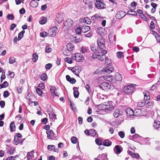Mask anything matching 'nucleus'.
I'll return each instance as SVG.
<instances>
[{
  "instance_id": "obj_1",
  "label": "nucleus",
  "mask_w": 160,
  "mask_h": 160,
  "mask_svg": "<svg viewBox=\"0 0 160 160\" xmlns=\"http://www.w3.org/2000/svg\"><path fill=\"white\" fill-rule=\"evenodd\" d=\"M97 42L98 47L101 52H98L97 55L93 54V58H98L99 60L103 61L104 58V55L107 53V51L104 49L105 48L104 44V39L101 36H100L98 38Z\"/></svg>"
},
{
  "instance_id": "obj_2",
  "label": "nucleus",
  "mask_w": 160,
  "mask_h": 160,
  "mask_svg": "<svg viewBox=\"0 0 160 160\" xmlns=\"http://www.w3.org/2000/svg\"><path fill=\"white\" fill-rule=\"evenodd\" d=\"M98 108L99 110H105L106 112L113 110L114 106L112 102L108 101L98 105Z\"/></svg>"
},
{
  "instance_id": "obj_3",
  "label": "nucleus",
  "mask_w": 160,
  "mask_h": 160,
  "mask_svg": "<svg viewBox=\"0 0 160 160\" xmlns=\"http://www.w3.org/2000/svg\"><path fill=\"white\" fill-rule=\"evenodd\" d=\"M100 87L103 90L106 91L111 90H113L114 88V86L110 82H104L101 83Z\"/></svg>"
},
{
  "instance_id": "obj_4",
  "label": "nucleus",
  "mask_w": 160,
  "mask_h": 160,
  "mask_svg": "<svg viewBox=\"0 0 160 160\" xmlns=\"http://www.w3.org/2000/svg\"><path fill=\"white\" fill-rule=\"evenodd\" d=\"M135 87L134 84H131L127 86H125L122 90L124 94H129L132 93L134 91Z\"/></svg>"
},
{
  "instance_id": "obj_5",
  "label": "nucleus",
  "mask_w": 160,
  "mask_h": 160,
  "mask_svg": "<svg viewBox=\"0 0 160 160\" xmlns=\"http://www.w3.org/2000/svg\"><path fill=\"white\" fill-rule=\"evenodd\" d=\"M72 22V21L70 18H68L63 23L64 26L63 28L64 30H68L71 27Z\"/></svg>"
},
{
  "instance_id": "obj_6",
  "label": "nucleus",
  "mask_w": 160,
  "mask_h": 160,
  "mask_svg": "<svg viewBox=\"0 0 160 160\" xmlns=\"http://www.w3.org/2000/svg\"><path fill=\"white\" fill-rule=\"evenodd\" d=\"M72 58L78 62H82L84 59V58L83 55L80 53L75 54L74 56H72Z\"/></svg>"
},
{
  "instance_id": "obj_7",
  "label": "nucleus",
  "mask_w": 160,
  "mask_h": 160,
  "mask_svg": "<svg viewBox=\"0 0 160 160\" xmlns=\"http://www.w3.org/2000/svg\"><path fill=\"white\" fill-rule=\"evenodd\" d=\"M95 4L96 8L99 9H103L106 6L103 2L100 0H96Z\"/></svg>"
},
{
  "instance_id": "obj_8",
  "label": "nucleus",
  "mask_w": 160,
  "mask_h": 160,
  "mask_svg": "<svg viewBox=\"0 0 160 160\" xmlns=\"http://www.w3.org/2000/svg\"><path fill=\"white\" fill-rule=\"evenodd\" d=\"M64 15L62 13H58L56 15V22L58 23H61L64 20Z\"/></svg>"
},
{
  "instance_id": "obj_9",
  "label": "nucleus",
  "mask_w": 160,
  "mask_h": 160,
  "mask_svg": "<svg viewBox=\"0 0 160 160\" xmlns=\"http://www.w3.org/2000/svg\"><path fill=\"white\" fill-rule=\"evenodd\" d=\"M113 70V68L111 66V64H108L107 65V66L103 68L102 71L105 73L109 74L112 72Z\"/></svg>"
},
{
  "instance_id": "obj_10",
  "label": "nucleus",
  "mask_w": 160,
  "mask_h": 160,
  "mask_svg": "<svg viewBox=\"0 0 160 160\" xmlns=\"http://www.w3.org/2000/svg\"><path fill=\"white\" fill-rule=\"evenodd\" d=\"M70 39L72 42L75 43H78L82 40V37L80 35H77L76 36H71Z\"/></svg>"
},
{
  "instance_id": "obj_11",
  "label": "nucleus",
  "mask_w": 160,
  "mask_h": 160,
  "mask_svg": "<svg viewBox=\"0 0 160 160\" xmlns=\"http://www.w3.org/2000/svg\"><path fill=\"white\" fill-rule=\"evenodd\" d=\"M58 28L57 27H53L50 28L48 31L49 35L52 37H54L56 35V32L57 31Z\"/></svg>"
},
{
  "instance_id": "obj_12",
  "label": "nucleus",
  "mask_w": 160,
  "mask_h": 160,
  "mask_svg": "<svg viewBox=\"0 0 160 160\" xmlns=\"http://www.w3.org/2000/svg\"><path fill=\"white\" fill-rule=\"evenodd\" d=\"M81 70V68L79 66H76L72 68L71 71L76 75L78 76L79 73Z\"/></svg>"
},
{
  "instance_id": "obj_13",
  "label": "nucleus",
  "mask_w": 160,
  "mask_h": 160,
  "mask_svg": "<svg viewBox=\"0 0 160 160\" xmlns=\"http://www.w3.org/2000/svg\"><path fill=\"white\" fill-rule=\"evenodd\" d=\"M114 150L115 153L117 154H118L122 151V148L121 146L117 145L115 146Z\"/></svg>"
},
{
  "instance_id": "obj_14",
  "label": "nucleus",
  "mask_w": 160,
  "mask_h": 160,
  "mask_svg": "<svg viewBox=\"0 0 160 160\" xmlns=\"http://www.w3.org/2000/svg\"><path fill=\"white\" fill-rule=\"evenodd\" d=\"M91 48L92 51L94 52V53H93V55H97L98 52H101L99 48H97L96 47L93 46V45H92ZM93 56V55H92Z\"/></svg>"
},
{
  "instance_id": "obj_15",
  "label": "nucleus",
  "mask_w": 160,
  "mask_h": 160,
  "mask_svg": "<svg viewBox=\"0 0 160 160\" xmlns=\"http://www.w3.org/2000/svg\"><path fill=\"white\" fill-rule=\"evenodd\" d=\"M127 115L128 116H132L134 115V111L130 108H128L126 110Z\"/></svg>"
},
{
  "instance_id": "obj_16",
  "label": "nucleus",
  "mask_w": 160,
  "mask_h": 160,
  "mask_svg": "<svg viewBox=\"0 0 160 160\" xmlns=\"http://www.w3.org/2000/svg\"><path fill=\"white\" fill-rule=\"evenodd\" d=\"M122 114V112L120 111L119 109H117L115 110L113 115L115 118H117L121 115Z\"/></svg>"
},
{
  "instance_id": "obj_17",
  "label": "nucleus",
  "mask_w": 160,
  "mask_h": 160,
  "mask_svg": "<svg viewBox=\"0 0 160 160\" xmlns=\"http://www.w3.org/2000/svg\"><path fill=\"white\" fill-rule=\"evenodd\" d=\"M128 153L129 154L132 158H136V159H138L139 158V155L138 153H135L132 152L131 151H128Z\"/></svg>"
},
{
  "instance_id": "obj_18",
  "label": "nucleus",
  "mask_w": 160,
  "mask_h": 160,
  "mask_svg": "<svg viewBox=\"0 0 160 160\" xmlns=\"http://www.w3.org/2000/svg\"><path fill=\"white\" fill-rule=\"evenodd\" d=\"M48 137L49 139H51L54 136V134L51 130H49L47 131Z\"/></svg>"
},
{
  "instance_id": "obj_19",
  "label": "nucleus",
  "mask_w": 160,
  "mask_h": 160,
  "mask_svg": "<svg viewBox=\"0 0 160 160\" xmlns=\"http://www.w3.org/2000/svg\"><path fill=\"white\" fill-rule=\"evenodd\" d=\"M124 14L125 12H124L120 11L117 13L116 17L118 19H121L124 16Z\"/></svg>"
},
{
  "instance_id": "obj_20",
  "label": "nucleus",
  "mask_w": 160,
  "mask_h": 160,
  "mask_svg": "<svg viewBox=\"0 0 160 160\" xmlns=\"http://www.w3.org/2000/svg\"><path fill=\"white\" fill-rule=\"evenodd\" d=\"M66 78L67 80L70 82L71 83L74 84L76 82V80L74 78H71L68 75L66 76Z\"/></svg>"
},
{
  "instance_id": "obj_21",
  "label": "nucleus",
  "mask_w": 160,
  "mask_h": 160,
  "mask_svg": "<svg viewBox=\"0 0 160 160\" xmlns=\"http://www.w3.org/2000/svg\"><path fill=\"white\" fill-rule=\"evenodd\" d=\"M66 47L68 50L70 52L72 51L74 48V46L71 43H68Z\"/></svg>"
},
{
  "instance_id": "obj_22",
  "label": "nucleus",
  "mask_w": 160,
  "mask_h": 160,
  "mask_svg": "<svg viewBox=\"0 0 160 160\" xmlns=\"http://www.w3.org/2000/svg\"><path fill=\"white\" fill-rule=\"evenodd\" d=\"M82 22L86 23L87 24H90L91 23V21L90 18L86 17L82 19Z\"/></svg>"
},
{
  "instance_id": "obj_23",
  "label": "nucleus",
  "mask_w": 160,
  "mask_h": 160,
  "mask_svg": "<svg viewBox=\"0 0 160 160\" xmlns=\"http://www.w3.org/2000/svg\"><path fill=\"white\" fill-rule=\"evenodd\" d=\"M115 79L116 81H120L122 80V78L121 75L118 72H116L115 74Z\"/></svg>"
},
{
  "instance_id": "obj_24",
  "label": "nucleus",
  "mask_w": 160,
  "mask_h": 160,
  "mask_svg": "<svg viewBox=\"0 0 160 160\" xmlns=\"http://www.w3.org/2000/svg\"><path fill=\"white\" fill-rule=\"evenodd\" d=\"M38 5V3L35 0H32L30 3V5L32 8H36Z\"/></svg>"
},
{
  "instance_id": "obj_25",
  "label": "nucleus",
  "mask_w": 160,
  "mask_h": 160,
  "mask_svg": "<svg viewBox=\"0 0 160 160\" xmlns=\"http://www.w3.org/2000/svg\"><path fill=\"white\" fill-rule=\"evenodd\" d=\"M34 151H32L30 152H28L27 154V157L28 160L34 158L33 155Z\"/></svg>"
},
{
  "instance_id": "obj_26",
  "label": "nucleus",
  "mask_w": 160,
  "mask_h": 160,
  "mask_svg": "<svg viewBox=\"0 0 160 160\" xmlns=\"http://www.w3.org/2000/svg\"><path fill=\"white\" fill-rule=\"evenodd\" d=\"M38 58V55L36 52L34 53L32 56V60L34 62H36L37 61Z\"/></svg>"
},
{
  "instance_id": "obj_27",
  "label": "nucleus",
  "mask_w": 160,
  "mask_h": 160,
  "mask_svg": "<svg viewBox=\"0 0 160 160\" xmlns=\"http://www.w3.org/2000/svg\"><path fill=\"white\" fill-rule=\"evenodd\" d=\"M82 32L83 33H85L88 31L90 29V27L88 26H84L82 27Z\"/></svg>"
},
{
  "instance_id": "obj_28",
  "label": "nucleus",
  "mask_w": 160,
  "mask_h": 160,
  "mask_svg": "<svg viewBox=\"0 0 160 160\" xmlns=\"http://www.w3.org/2000/svg\"><path fill=\"white\" fill-rule=\"evenodd\" d=\"M10 131L13 132L15 130V126L13 122H12L10 124Z\"/></svg>"
},
{
  "instance_id": "obj_29",
  "label": "nucleus",
  "mask_w": 160,
  "mask_h": 160,
  "mask_svg": "<svg viewBox=\"0 0 160 160\" xmlns=\"http://www.w3.org/2000/svg\"><path fill=\"white\" fill-rule=\"evenodd\" d=\"M78 88L76 87H74L73 88V90H74L73 94L74 97L75 98H77L78 97L79 93L78 91H77Z\"/></svg>"
},
{
  "instance_id": "obj_30",
  "label": "nucleus",
  "mask_w": 160,
  "mask_h": 160,
  "mask_svg": "<svg viewBox=\"0 0 160 160\" xmlns=\"http://www.w3.org/2000/svg\"><path fill=\"white\" fill-rule=\"evenodd\" d=\"M153 126L156 129H158L160 127V122L159 121H155L154 123Z\"/></svg>"
},
{
  "instance_id": "obj_31",
  "label": "nucleus",
  "mask_w": 160,
  "mask_h": 160,
  "mask_svg": "<svg viewBox=\"0 0 160 160\" xmlns=\"http://www.w3.org/2000/svg\"><path fill=\"white\" fill-rule=\"evenodd\" d=\"M47 22V18L45 17H43L41 18V20L39 21V23L41 24H44Z\"/></svg>"
},
{
  "instance_id": "obj_32",
  "label": "nucleus",
  "mask_w": 160,
  "mask_h": 160,
  "mask_svg": "<svg viewBox=\"0 0 160 160\" xmlns=\"http://www.w3.org/2000/svg\"><path fill=\"white\" fill-rule=\"evenodd\" d=\"M111 142L108 140L104 141V142H103V145L106 146H110L111 145Z\"/></svg>"
},
{
  "instance_id": "obj_33",
  "label": "nucleus",
  "mask_w": 160,
  "mask_h": 160,
  "mask_svg": "<svg viewBox=\"0 0 160 160\" xmlns=\"http://www.w3.org/2000/svg\"><path fill=\"white\" fill-rule=\"evenodd\" d=\"M134 115L135 116L141 115V110L140 109H136L134 112Z\"/></svg>"
},
{
  "instance_id": "obj_34",
  "label": "nucleus",
  "mask_w": 160,
  "mask_h": 160,
  "mask_svg": "<svg viewBox=\"0 0 160 160\" xmlns=\"http://www.w3.org/2000/svg\"><path fill=\"white\" fill-rule=\"evenodd\" d=\"M62 51L63 54L66 56H68L69 54H70V52L68 50L67 48H63Z\"/></svg>"
},
{
  "instance_id": "obj_35",
  "label": "nucleus",
  "mask_w": 160,
  "mask_h": 160,
  "mask_svg": "<svg viewBox=\"0 0 160 160\" xmlns=\"http://www.w3.org/2000/svg\"><path fill=\"white\" fill-rule=\"evenodd\" d=\"M145 104V102L144 101L142 100L139 101L138 102H137V106L139 107H143Z\"/></svg>"
},
{
  "instance_id": "obj_36",
  "label": "nucleus",
  "mask_w": 160,
  "mask_h": 160,
  "mask_svg": "<svg viewBox=\"0 0 160 160\" xmlns=\"http://www.w3.org/2000/svg\"><path fill=\"white\" fill-rule=\"evenodd\" d=\"M85 1H88L89 2L90 1V0H84L83 1L84 2H85V4H88V8L89 9H92L93 8V7L92 2H90L89 3H88L87 2H85Z\"/></svg>"
},
{
  "instance_id": "obj_37",
  "label": "nucleus",
  "mask_w": 160,
  "mask_h": 160,
  "mask_svg": "<svg viewBox=\"0 0 160 160\" xmlns=\"http://www.w3.org/2000/svg\"><path fill=\"white\" fill-rule=\"evenodd\" d=\"M98 157L100 158H101L103 160H107V156L106 154H102L101 156L99 155Z\"/></svg>"
},
{
  "instance_id": "obj_38",
  "label": "nucleus",
  "mask_w": 160,
  "mask_h": 160,
  "mask_svg": "<svg viewBox=\"0 0 160 160\" xmlns=\"http://www.w3.org/2000/svg\"><path fill=\"white\" fill-rule=\"evenodd\" d=\"M108 38L110 42H112L113 41H115V35H114V36H113L112 34H110L109 35Z\"/></svg>"
},
{
  "instance_id": "obj_39",
  "label": "nucleus",
  "mask_w": 160,
  "mask_h": 160,
  "mask_svg": "<svg viewBox=\"0 0 160 160\" xmlns=\"http://www.w3.org/2000/svg\"><path fill=\"white\" fill-rule=\"evenodd\" d=\"M143 94L144 96V100H148L149 99L150 97L149 96V92H143Z\"/></svg>"
},
{
  "instance_id": "obj_40",
  "label": "nucleus",
  "mask_w": 160,
  "mask_h": 160,
  "mask_svg": "<svg viewBox=\"0 0 160 160\" xmlns=\"http://www.w3.org/2000/svg\"><path fill=\"white\" fill-rule=\"evenodd\" d=\"M16 62V59L13 57H11L9 59V63L10 64H13Z\"/></svg>"
},
{
  "instance_id": "obj_41",
  "label": "nucleus",
  "mask_w": 160,
  "mask_h": 160,
  "mask_svg": "<svg viewBox=\"0 0 160 160\" xmlns=\"http://www.w3.org/2000/svg\"><path fill=\"white\" fill-rule=\"evenodd\" d=\"M41 78L43 81L46 80L47 79V75L46 73H43L41 75Z\"/></svg>"
},
{
  "instance_id": "obj_42",
  "label": "nucleus",
  "mask_w": 160,
  "mask_h": 160,
  "mask_svg": "<svg viewBox=\"0 0 160 160\" xmlns=\"http://www.w3.org/2000/svg\"><path fill=\"white\" fill-rule=\"evenodd\" d=\"M90 135L91 136L94 137L96 136L97 134L95 131L94 129H90Z\"/></svg>"
},
{
  "instance_id": "obj_43",
  "label": "nucleus",
  "mask_w": 160,
  "mask_h": 160,
  "mask_svg": "<svg viewBox=\"0 0 160 160\" xmlns=\"http://www.w3.org/2000/svg\"><path fill=\"white\" fill-rule=\"evenodd\" d=\"M25 31L23 30L19 33L18 35V39L20 40L23 36V34L25 33Z\"/></svg>"
},
{
  "instance_id": "obj_44",
  "label": "nucleus",
  "mask_w": 160,
  "mask_h": 160,
  "mask_svg": "<svg viewBox=\"0 0 160 160\" xmlns=\"http://www.w3.org/2000/svg\"><path fill=\"white\" fill-rule=\"evenodd\" d=\"M92 18H95L97 20H101L102 19V18L98 14H95L94 16H93L92 17Z\"/></svg>"
},
{
  "instance_id": "obj_45",
  "label": "nucleus",
  "mask_w": 160,
  "mask_h": 160,
  "mask_svg": "<svg viewBox=\"0 0 160 160\" xmlns=\"http://www.w3.org/2000/svg\"><path fill=\"white\" fill-rule=\"evenodd\" d=\"M117 56L118 58H121L123 57V53L121 52H119L117 53Z\"/></svg>"
},
{
  "instance_id": "obj_46",
  "label": "nucleus",
  "mask_w": 160,
  "mask_h": 160,
  "mask_svg": "<svg viewBox=\"0 0 160 160\" xmlns=\"http://www.w3.org/2000/svg\"><path fill=\"white\" fill-rule=\"evenodd\" d=\"M71 140L72 143L75 144L77 142L78 140L76 137L73 136L71 138Z\"/></svg>"
},
{
  "instance_id": "obj_47",
  "label": "nucleus",
  "mask_w": 160,
  "mask_h": 160,
  "mask_svg": "<svg viewBox=\"0 0 160 160\" xmlns=\"http://www.w3.org/2000/svg\"><path fill=\"white\" fill-rule=\"evenodd\" d=\"M118 135L119 136L122 138H123L125 137V133L122 131H120L118 132Z\"/></svg>"
},
{
  "instance_id": "obj_48",
  "label": "nucleus",
  "mask_w": 160,
  "mask_h": 160,
  "mask_svg": "<svg viewBox=\"0 0 160 160\" xmlns=\"http://www.w3.org/2000/svg\"><path fill=\"white\" fill-rule=\"evenodd\" d=\"M15 152V148L12 147L9 150V152L10 154H13Z\"/></svg>"
},
{
  "instance_id": "obj_49",
  "label": "nucleus",
  "mask_w": 160,
  "mask_h": 160,
  "mask_svg": "<svg viewBox=\"0 0 160 160\" xmlns=\"http://www.w3.org/2000/svg\"><path fill=\"white\" fill-rule=\"evenodd\" d=\"M7 18L9 20H13L14 19V16L12 14H8L7 16Z\"/></svg>"
},
{
  "instance_id": "obj_50",
  "label": "nucleus",
  "mask_w": 160,
  "mask_h": 160,
  "mask_svg": "<svg viewBox=\"0 0 160 160\" xmlns=\"http://www.w3.org/2000/svg\"><path fill=\"white\" fill-rule=\"evenodd\" d=\"M49 116L50 119H55L56 118V115L53 113L49 114Z\"/></svg>"
},
{
  "instance_id": "obj_51",
  "label": "nucleus",
  "mask_w": 160,
  "mask_h": 160,
  "mask_svg": "<svg viewBox=\"0 0 160 160\" xmlns=\"http://www.w3.org/2000/svg\"><path fill=\"white\" fill-rule=\"evenodd\" d=\"M56 90V88L55 87L52 86L50 87V91L52 93H54Z\"/></svg>"
},
{
  "instance_id": "obj_52",
  "label": "nucleus",
  "mask_w": 160,
  "mask_h": 160,
  "mask_svg": "<svg viewBox=\"0 0 160 160\" xmlns=\"http://www.w3.org/2000/svg\"><path fill=\"white\" fill-rule=\"evenodd\" d=\"M17 156H18L17 155L15 156L9 157L6 160H15Z\"/></svg>"
},
{
  "instance_id": "obj_53",
  "label": "nucleus",
  "mask_w": 160,
  "mask_h": 160,
  "mask_svg": "<svg viewBox=\"0 0 160 160\" xmlns=\"http://www.w3.org/2000/svg\"><path fill=\"white\" fill-rule=\"evenodd\" d=\"M82 32V28H77L76 30V32L77 34H78V35H80V34L81 33V32Z\"/></svg>"
},
{
  "instance_id": "obj_54",
  "label": "nucleus",
  "mask_w": 160,
  "mask_h": 160,
  "mask_svg": "<svg viewBox=\"0 0 160 160\" xmlns=\"http://www.w3.org/2000/svg\"><path fill=\"white\" fill-rule=\"evenodd\" d=\"M36 91L39 95L41 96L42 94V91L40 88H37L36 89Z\"/></svg>"
},
{
  "instance_id": "obj_55",
  "label": "nucleus",
  "mask_w": 160,
  "mask_h": 160,
  "mask_svg": "<svg viewBox=\"0 0 160 160\" xmlns=\"http://www.w3.org/2000/svg\"><path fill=\"white\" fill-rule=\"evenodd\" d=\"M40 35L42 37H44L47 36V33L46 32H43L40 33Z\"/></svg>"
},
{
  "instance_id": "obj_56",
  "label": "nucleus",
  "mask_w": 160,
  "mask_h": 160,
  "mask_svg": "<svg viewBox=\"0 0 160 160\" xmlns=\"http://www.w3.org/2000/svg\"><path fill=\"white\" fill-rule=\"evenodd\" d=\"M87 51V49L86 48L82 47L81 48V52L83 54H84Z\"/></svg>"
},
{
  "instance_id": "obj_57",
  "label": "nucleus",
  "mask_w": 160,
  "mask_h": 160,
  "mask_svg": "<svg viewBox=\"0 0 160 160\" xmlns=\"http://www.w3.org/2000/svg\"><path fill=\"white\" fill-rule=\"evenodd\" d=\"M85 88L89 93L91 92L90 86L88 84L86 85Z\"/></svg>"
},
{
  "instance_id": "obj_58",
  "label": "nucleus",
  "mask_w": 160,
  "mask_h": 160,
  "mask_svg": "<svg viewBox=\"0 0 160 160\" xmlns=\"http://www.w3.org/2000/svg\"><path fill=\"white\" fill-rule=\"evenodd\" d=\"M65 61L68 63H71L72 59L71 58H65Z\"/></svg>"
},
{
  "instance_id": "obj_59",
  "label": "nucleus",
  "mask_w": 160,
  "mask_h": 160,
  "mask_svg": "<svg viewBox=\"0 0 160 160\" xmlns=\"http://www.w3.org/2000/svg\"><path fill=\"white\" fill-rule=\"evenodd\" d=\"M146 105H147V107L149 108H151L153 104V103L151 102H148L147 103Z\"/></svg>"
},
{
  "instance_id": "obj_60",
  "label": "nucleus",
  "mask_w": 160,
  "mask_h": 160,
  "mask_svg": "<svg viewBox=\"0 0 160 160\" xmlns=\"http://www.w3.org/2000/svg\"><path fill=\"white\" fill-rule=\"evenodd\" d=\"M54 147L55 146L53 145H49L48 146V149L50 150L51 151L54 149Z\"/></svg>"
},
{
  "instance_id": "obj_61",
  "label": "nucleus",
  "mask_w": 160,
  "mask_h": 160,
  "mask_svg": "<svg viewBox=\"0 0 160 160\" xmlns=\"http://www.w3.org/2000/svg\"><path fill=\"white\" fill-rule=\"evenodd\" d=\"M22 88L21 87H18L17 88V91L19 94H21L22 92Z\"/></svg>"
},
{
  "instance_id": "obj_62",
  "label": "nucleus",
  "mask_w": 160,
  "mask_h": 160,
  "mask_svg": "<svg viewBox=\"0 0 160 160\" xmlns=\"http://www.w3.org/2000/svg\"><path fill=\"white\" fill-rule=\"evenodd\" d=\"M52 66V65L51 63H48L45 66V68L47 69H50Z\"/></svg>"
},
{
  "instance_id": "obj_63",
  "label": "nucleus",
  "mask_w": 160,
  "mask_h": 160,
  "mask_svg": "<svg viewBox=\"0 0 160 160\" xmlns=\"http://www.w3.org/2000/svg\"><path fill=\"white\" fill-rule=\"evenodd\" d=\"M136 5V3L134 2H133L131 3V5L132 6V8H133V9H132V10H133V9H135Z\"/></svg>"
},
{
  "instance_id": "obj_64",
  "label": "nucleus",
  "mask_w": 160,
  "mask_h": 160,
  "mask_svg": "<svg viewBox=\"0 0 160 160\" xmlns=\"http://www.w3.org/2000/svg\"><path fill=\"white\" fill-rule=\"evenodd\" d=\"M155 38L158 42H160V37L158 33H156Z\"/></svg>"
}]
</instances>
